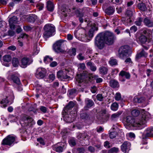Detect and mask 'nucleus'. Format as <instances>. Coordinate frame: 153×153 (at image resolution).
<instances>
[{
    "mask_svg": "<svg viewBox=\"0 0 153 153\" xmlns=\"http://www.w3.org/2000/svg\"><path fill=\"white\" fill-rule=\"evenodd\" d=\"M99 73L101 75L106 74L108 72V68L107 67L102 66H101L99 69Z\"/></svg>",
    "mask_w": 153,
    "mask_h": 153,
    "instance_id": "nucleus-18",
    "label": "nucleus"
},
{
    "mask_svg": "<svg viewBox=\"0 0 153 153\" xmlns=\"http://www.w3.org/2000/svg\"><path fill=\"white\" fill-rule=\"evenodd\" d=\"M33 120L29 117H24L22 118L21 123L24 124V126L30 127L32 125Z\"/></svg>",
    "mask_w": 153,
    "mask_h": 153,
    "instance_id": "nucleus-7",
    "label": "nucleus"
},
{
    "mask_svg": "<svg viewBox=\"0 0 153 153\" xmlns=\"http://www.w3.org/2000/svg\"><path fill=\"white\" fill-rule=\"evenodd\" d=\"M33 51L35 54H37L39 51V48L37 47L36 44H34L33 45Z\"/></svg>",
    "mask_w": 153,
    "mask_h": 153,
    "instance_id": "nucleus-47",
    "label": "nucleus"
},
{
    "mask_svg": "<svg viewBox=\"0 0 153 153\" xmlns=\"http://www.w3.org/2000/svg\"><path fill=\"white\" fill-rule=\"evenodd\" d=\"M11 79L16 85H19L21 82L19 78L14 74H13L11 75Z\"/></svg>",
    "mask_w": 153,
    "mask_h": 153,
    "instance_id": "nucleus-30",
    "label": "nucleus"
},
{
    "mask_svg": "<svg viewBox=\"0 0 153 153\" xmlns=\"http://www.w3.org/2000/svg\"><path fill=\"white\" fill-rule=\"evenodd\" d=\"M57 76L58 78L61 80L68 79L69 77V76L62 71H58L57 73Z\"/></svg>",
    "mask_w": 153,
    "mask_h": 153,
    "instance_id": "nucleus-16",
    "label": "nucleus"
},
{
    "mask_svg": "<svg viewBox=\"0 0 153 153\" xmlns=\"http://www.w3.org/2000/svg\"><path fill=\"white\" fill-rule=\"evenodd\" d=\"M146 137L153 136V128H148L145 133Z\"/></svg>",
    "mask_w": 153,
    "mask_h": 153,
    "instance_id": "nucleus-33",
    "label": "nucleus"
},
{
    "mask_svg": "<svg viewBox=\"0 0 153 153\" xmlns=\"http://www.w3.org/2000/svg\"><path fill=\"white\" fill-rule=\"evenodd\" d=\"M138 8L142 11H145L146 9V7L145 4L143 3H140L137 4Z\"/></svg>",
    "mask_w": 153,
    "mask_h": 153,
    "instance_id": "nucleus-35",
    "label": "nucleus"
},
{
    "mask_svg": "<svg viewBox=\"0 0 153 153\" xmlns=\"http://www.w3.org/2000/svg\"><path fill=\"white\" fill-rule=\"evenodd\" d=\"M110 143L108 141H105L104 144V146L106 148H109L110 147Z\"/></svg>",
    "mask_w": 153,
    "mask_h": 153,
    "instance_id": "nucleus-59",
    "label": "nucleus"
},
{
    "mask_svg": "<svg viewBox=\"0 0 153 153\" xmlns=\"http://www.w3.org/2000/svg\"><path fill=\"white\" fill-rule=\"evenodd\" d=\"M126 17H128V19L129 18V19H130V18L132 16V12L130 10H127L126 12Z\"/></svg>",
    "mask_w": 153,
    "mask_h": 153,
    "instance_id": "nucleus-51",
    "label": "nucleus"
},
{
    "mask_svg": "<svg viewBox=\"0 0 153 153\" xmlns=\"http://www.w3.org/2000/svg\"><path fill=\"white\" fill-rule=\"evenodd\" d=\"M85 102L86 104V107H85V109H87L86 108L91 107L94 104L93 101L91 100L86 98L85 100Z\"/></svg>",
    "mask_w": 153,
    "mask_h": 153,
    "instance_id": "nucleus-24",
    "label": "nucleus"
},
{
    "mask_svg": "<svg viewBox=\"0 0 153 153\" xmlns=\"http://www.w3.org/2000/svg\"><path fill=\"white\" fill-rule=\"evenodd\" d=\"M117 135V133L114 131H112L109 134L110 138L112 139L116 137Z\"/></svg>",
    "mask_w": 153,
    "mask_h": 153,
    "instance_id": "nucleus-54",
    "label": "nucleus"
},
{
    "mask_svg": "<svg viewBox=\"0 0 153 153\" xmlns=\"http://www.w3.org/2000/svg\"><path fill=\"white\" fill-rule=\"evenodd\" d=\"M85 149L83 148H78L76 151L77 153H84Z\"/></svg>",
    "mask_w": 153,
    "mask_h": 153,
    "instance_id": "nucleus-58",
    "label": "nucleus"
},
{
    "mask_svg": "<svg viewBox=\"0 0 153 153\" xmlns=\"http://www.w3.org/2000/svg\"><path fill=\"white\" fill-rule=\"evenodd\" d=\"M116 37L114 34L109 31H106L98 34L95 39V44L99 49H102L105 42L110 45L113 44Z\"/></svg>",
    "mask_w": 153,
    "mask_h": 153,
    "instance_id": "nucleus-1",
    "label": "nucleus"
},
{
    "mask_svg": "<svg viewBox=\"0 0 153 153\" xmlns=\"http://www.w3.org/2000/svg\"><path fill=\"white\" fill-rule=\"evenodd\" d=\"M118 151L117 148L113 147L108 150V153H117Z\"/></svg>",
    "mask_w": 153,
    "mask_h": 153,
    "instance_id": "nucleus-46",
    "label": "nucleus"
},
{
    "mask_svg": "<svg viewBox=\"0 0 153 153\" xmlns=\"http://www.w3.org/2000/svg\"><path fill=\"white\" fill-rule=\"evenodd\" d=\"M15 88L19 91H21L23 89L22 85H21V82H20V83L19 84V85H16Z\"/></svg>",
    "mask_w": 153,
    "mask_h": 153,
    "instance_id": "nucleus-52",
    "label": "nucleus"
},
{
    "mask_svg": "<svg viewBox=\"0 0 153 153\" xmlns=\"http://www.w3.org/2000/svg\"><path fill=\"white\" fill-rule=\"evenodd\" d=\"M64 41L61 40L57 41L53 45V48L56 52H60L62 51L61 46L62 45Z\"/></svg>",
    "mask_w": 153,
    "mask_h": 153,
    "instance_id": "nucleus-8",
    "label": "nucleus"
},
{
    "mask_svg": "<svg viewBox=\"0 0 153 153\" xmlns=\"http://www.w3.org/2000/svg\"><path fill=\"white\" fill-rule=\"evenodd\" d=\"M47 7L48 10L50 11H52L54 9V5L53 3L50 1L47 2Z\"/></svg>",
    "mask_w": 153,
    "mask_h": 153,
    "instance_id": "nucleus-31",
    "label": "nucleus"
},
{
    "mask_svg": "<svg viewBox=\"0 0 153 153\" xmlns=\"http://www.w3.org/2000/svg\"><path fill=\"white\" fill-rule=\"evenodd\" d=\"M96 27H92L89 30L88 32V36L90 38H91L94 36V32L95 30Z\"/></svg>",
    "mask_w": 153,
    "mask_h": 153,
    "instance_id": "nucleus-38",
    "label": "nucleus"
},
{
    "mask_svg": "<svg viewBox=\"0 0 153 153\" xmlns=\"http://www.w3.org/2000/svg\"><path fill=\"white\" fill-rule=\"evenodd\" d=\"M55 78V76L53 74H50L49 75V80H48L47 79L45 78L44 79L45 81L48 82H52Z\"/></svg>",
    "mask_w": 153,
    "mask_h": 153,
    "instance_id": "nucleus-36",
    "label": "nucleus"
},
{
    "mask_svg": "<svg viewBox=\"0 0 153 153\" xmlns=\"http://www.w3.org/2000/svg\"><path fill=\"white\" fill-rule=\"evenodd\" d=\"M110 86L113 88H117L119 86V84L117 81L112 79L109 82Z\"/></svg>",
    "mask_w": 153,
    "mask_h": 153,
    "instance_id": "nucleus-20",
    "label": "nucleus"
},
{
    "mask_svg": "<svg viewBox=\"0 0 153 153\" xmlns=\"http://www.w3.org/2000/svg\"><path fill=\"white\" fill-rule=\"evenodd\" d=\"M119 75L122 77L124 76L127 79H129L130 77V75L129 73L123 71H122L119 74Z\"/></svg>",
    "mask_w": 153,
    "mask_h": 153,
    "instance_id": "nucleus-29",
    "label": "nucleus"
},
{
    "mask_svg": "<svg viewBox=\"0 0 153 153\" xmlns=\"http://www.w3.org/2000/svg\"><path fill=\"white\" fill-rule=\"evenodd\" d=\"M77 57L78 59L80 61L83 60L85 59V57L84 56L83 54L82 53H79L77 56Z\"/></svg>",
    "mask_w": 153,
    "mask_h": 153,
    "instance_id": "nucleus-48",
    "label": "nucleus"
},
{
    "mask_svg": "<svg viewBox=\"0 0 153 153\" xmlns=\"http://www.w3.org/2000/svg\"><path fill=\"white\" fill-rule=\"evenodd\" d=\"M109 63L111 65L113 66L117 64V62L115 59H111L109 61Z\"/></svg>",
    "mask_w": 153,
    "mask_h": 153,
    "instance_id": "nucleus-50",
    "label": "nucleus"
},
{
    "mask_svg": "<svg viewBox=\"0 0 153 153\" xmlns=\"http://www.w3.org/2000/svg\"><path fill=\"white\" fill-rule=\"evenodd\" d=\"M37 141L39 142L42 145H45L44 142L42 138H38L37 139Z\"/></svg>",
    "mask_w": 153,
    "mask_h": 153,
    "instance_id": "nucleus-64",
    "label": "nucleus"
},
{
    "mask_svg": "<svg viewBox=\"0 0 153 153\" xmlns=\"http://www.w3.org/2000/svg\"><path fill=\"white\" fill-rule=\"evenodd\" d=\"M121 98V94L120 93H117L115 94V99L117 101L120 100Z\"/></svg>",
    "mask_w": 153,
    "mask_h": 153,
    "instance_id": "nucleus-53",
    "label": "nucleus"
},
{
    "mask_svg": "<svg viewBox=\"0 0 153 153\" xmlns=\"http://www.w3.org/2000/svg\"><path fill=\"white\" fill-rule=\"evenodd\" d=\"M12 58L11 56L9 55H6L3 56L4 62H3V64L7 67H8L9 65V64L8 63L11 61Z\"/></svg>",
    "mask_w": 153,
    "mask_h": 153,
    "instance_id": "nucleus-15",
    "label": "nucleus"
},
{
    "mask_svg": "<svg viewBox=\"0 0 153 153\" xmlns=\"http://www.w3.org/2000/svg\"><path fill=\"white\" fill-rule=\"evenodd\" d=\"M142 22V19L140 17L135 22V24L137 26H140L141 25Z\"/></svg>",
    "mask_w": 153,
    "mask_h": 153,
    "instance_id": "nucleus-49",
    "label": "nucleus"
},
{
    "mask_svg": "<svg viewBox=\"0 0 153 153\" xmlns=\"http://www.w3.org/2000/svg\"><path fill=\"white\" fill-rule=\"evenodd\" d=\"M57 63L56 62L53 61L50 63V65L51 67H54L57 66Z\"/></svg>",
    "mask_w": 153,
    "mask_h": 153,
    "instance_id": "nucleus-63",
    "label": "nucleus"
},
{
    "mask_svg": "<svg viewBox=\"0 0 153 153\" xmlns=\"http://www.w3.org/2000/svg\"><path fill=\"white\" fill-rule=\"evenodd\" d=\"M136 38L137 41L142 43H145L147 41V38L143 35H140V36H137Z\"/></svg>",
    "mask_w": 153,
    "mask_h": 153,
    "instance_id": "nucleus-21",
    "label": "nucleus"
},
{
    "mask_svg": "<svg viewBox=\"0 0 153 153\" xmlns=\"http://www.w3.org/2000/svg\"><path fill=\"white\" fill-rule=\"evenodd\" d=\"M74 105V103L72 101L70 102L64 108L63 111H68V110L71 109Z\"/></svg>",
    "mask_w": 153,
    "mask_h": 153,
    "instance_id": "nucleus-26",
    "label": "nucleus"
},
{
    "mask_svg": "<svg viewBox=\"0 0 153 153\" xmlns=\"http://www.w3.org/2000/svg\"><path fill=\"white\" fill-rule=\"evenodd\" d=\"M129 48L128 46H122L119 49L118 56L121 59L125 58L129 56L128 51Z\"/></svg>",
    "mask_w": 153,
    "mask_h": 153,
    "instance_id": "nucleus-4",
    "label": "nucleus"
},
{
    "mask_svg": "<svg viewBox=\"0 0 153 153\" xmlns=\"http://www.w3.org/2000/svg\"><path fill=\"white\" fill-rule=\"evenodd\" d=\"M47 108L44 106H41L40 107V110L44 113H45L47 111Z\"/></svg>",
    "mask_w": 153,
    "mask_h": 153,
    "instance_id": "nucleus-62",
    "label": "nucleus"
},
{
    "mask_svg": "<svg viewBox=\"0 0 153 153\" xmlns=\"http://www.w3.org/2000/svg\"><path fill=\"white\" fill-rule=\"evenodd\" d=\"M74 12L76 16L79 17V20L81 23H82L83 21V19L82 17L83 16V14L81 13L79 10L77 9H74Z\"/></svg>",
    "mask_w": 153,
    "mask_h": 153,
    "instance_id": "nucleus-17",
    "label": "nucleus"
},
{
    "mask_svg": "<svg viewBox=\"0 0 153 153\" xmlns=\"http://www.w3.org/2000/svg\"><path fill=\"white\" fill-rule=\"evenodd\" d=\"M15 139L16 137L14 136L10 135H8L3 140L1 144L2 145L12 146L13 144Z\"/></svg>",
    "mask_w": 153,
    "mask_h": 153,
    "instance_id": "nucleus-5",
    "label": "nucleus"
},
{
    "mask_svg": "<svg viewBox=\"0 0 153 153\" xmlns=\"http://www.w3.org/2000/svg\"><path fill=\"white\" fill-rule=\"evenodd\" d=\"M12 63L14 67H18L19 64V62L18 59L16 58H13L12 59Z\"/></svg>",
    "mask_w": 153,
    "mask_h": 153,
    "instance_id": "nucleus-34",
    "label": "nucleus"
},
{
    "mask_svg": "<svg viewBox=\"0 0 153 153\" xmlns=\"http://www.w3.org/2000/svg\"><path fill=\"white\" fill-rule=\"evenodd\" d=\"M122 113L121 111H119L111 115L110 119L111 120L114 121L117 119Z\"/></svg>",
    "mask_w": 153,
    "mask_h": 153,
    "instance_id": "nucleus-23",
    "label": "nucleus"
},
{
    "mask_svg": "<svg viewBox=\"0 0 153 153\" xmlns=\"http://www.w3.org/2000/svg\"><path fill=\"white\" fill-rule=\"evenodd\" d=\"M97 90L96 87L95 86H93L91 88V91L93 93H95L96 92Z\"/></svg>",
    "mask_w": 153,
    "mask_h": 153,
    "instance_id": "nucleus-61",
    "label": "nucleus"
},
{
    "mask_svg": "<svg viewBox=\"0 0 153 153\" xmlns=\"http://www.w3.org/2000/svg\"><path fill=\"white\" fill-rule=\"evenodd\" d=\"M14 99V96L13 94H12V96H7L6 97L4 98V99H3L2 100L0 101V103L1 104L5 103V104L3 105V107H5L6 106V105L5 104H7L8 105L11 104L13 102Z\"/></svg>",
    "mask_w": 153,
    "mask_h": 153,
    "instance_id": "nucleus-9",
    "label": "nucleus"
},
{
    "mask_svg": "<svg viewBox=\"0 0 153 153\" xmlns=\"http://www.w3.org/2000/svg\"><path fill=\"white\" fill-rule=\"evenodd\" d=\"M147 56V53L143 50H142L139 53L136 55V59L138 60L140 58L142 57H146Z\"/></svg>",
    "mask_w": 153,
    "mask_h": 153,
    "instance_id": "nucleus-28",
    "label": "nucleus"
},
{
    "mask_svg": "<svg viewBox=\"0 0 153 153\" xmlns=\"http://www.w3.org/2000/svg\"><path fill=\"white\" fill-rule=\"evenodd\" d=\"M9 24L10 27L11 29H14L15 28L14 24L18 22L17 18L16 16H13L9 19Z\"/></svg>",
    "mask_w": 153,
    "mask_h": 153,
    "instance_id": "nucleus-14",
    "label": "nucleus"
},
{
    "mask_svg": "<svg viewBox=\"0 0 153 153\" xmlns=\"http://www.w3.org/2000/svg\"><path fill=\"white\" fill-rule=\"evenodd\" d=\"M131 147L130 143L127 141H125L121 146V150L125 153H128Z\"/></svg>",
    "mask_w": 153,
    "mask_h": 153,
    "instance_id": "nucleus-13",
    "label": "nucleus"
},
{
    "mask_svg": "<svg viewBox=\"0 0 153 153\" xmlns=\"http://www.w3.org/2000/svg\"><path fill=\"white\" fill-rule=\"evenodd\" d=\"M118 105L117 103L114 102L111 105V108L113 111H117L118 109Z\"/></svg>",
    "mask_w": 153,
    "mask_h": 153,
    "instance_id": "nucleus-37",
    "label": "nucleus"
},
{
    "mask_svg": "<svg viewBox=\"0 0 153 153\" xmlns=\"http://www.w3.org/2000/svg\"><path fill=\"white\" fill-rule=\"evenodd\" d=\"M115 11V8L114 7L110 6L107 7L105 10V12L108 15H112Z\"/></svg>",
    "mask_w": 153,
    "mask_h": 153,
    "instance_id": "nucleus-22",
    "label": "nucleus"
},
{
    "mask_svg": "<svg viewBox=\"0 0 153 153\" xmlns=\"http://www.w3.org/2000/svg\"><path fill=\"white\" fill-rule=\"evenodd\" d=\"M46 73V71L45 69L40 68L37 69L36 76L38 78H42L45 76Z\"/></svg>",
    "mask_w": 153,
    "mask_h": 153,
    "instance_id": "nucleus-10",
    "label": "nucleus"
},
{
    "mask_svg": "<svg viewBox=\"0 0 153 153\" xmlns=\"http://www.w3.org/2000/svg\"><path fill=\"white\" fill-rule=\"evenodd\" d=\"M44 31L43 36L45 38H47L52 36L55 30L54 25L50 24L46 25L44 26Z\"/></svg>",
    "mask_w": 153,
    "mask_h": 153,
    "instance_id": "nucleus-3",
    "label": "nucleus"
},
{
    "mask_svg": "<svg viewBox=\"0 0 153 153\" xmlns=\"http://www.w3.org/2000/svg\"><path fill=\"white\" fill-rule=\"evenodd\" d=\"M84 32V30L82 29L77 28L74 32V34L76 37H79Z\"/></svg>",
    "mask_w": 153,
    "mask_h": 153,
    "instance_id": "nucleus-19",
    "label": "nucleus"
},
{
    "mask_svg": "<svg viewBox=\"0 0 153 153\" xmlns=\"http://www.w3.org/2000/svg\"><path fill=\"white\" fill-rule=\"evenodd\" d=\"M66 144L65 143H62L60 145V143L54 145L53 147V150L58 152H62L63 150L66 148Z\"/></svg>",
    "mask_w": 153,
    "mask_h": 153,
    "instance_id": "nucleus-12",
    "label": "nucleus"
},
{
    "mask_svg": "<svg viewBox=\"0 0 153 153\" xmlns=\"http://www.w3.org/2000/svg\"><path fill=\"white\" fill-rule=\"evenodd\" d=\"M27 18L28 19V22H33L37 20L38 19L37 16L35 15H30Z\"/></svg>",
    "mask_w": 153,
    "mask_h": 153,
    "instance_id": "nucleus-32",
    "label": "nucleus"
},
{
    "mask_svg": "<svg viewBox=\"0 0 153 153\" xmlns=\"http://www.w3.org/2000/svg\"><path fill=\"white\" fill-rule=\"evenodd\" d=\"M44 4H42L39 3L37 4L36 6L39 10H41L44 7Z\"/></svg>",
    "mask_w": 153,
    "mask_h": 153,
    "instance_id": "nucleus-60",
    "label": "nucleus"
},
{
    "mask_svg": "<svg viewBox=\"0 0 153 153\" xmlns=\"http://www.w3.org/2000/svg\"><path fill=\"white\" fill-rule=\"evenodd\" d=\"M130 30L131 32H135L137 31V28L135 25H133L131 27Z\"/></svg>",
    "mask_w": 153,
    "mask_h": 153,
    "instance_id": "nucleus-56",
    "label": "nucleus"
},
{
    "mask_svg": "<svg viewBox=\"0 0 153 153\" xmlns=\"http://www.w3.org/2000/svg\"><path fill=\"white\" fill-rule=\"evenodd\" d=\"M69 144L72 146H74L76 145V142L74 138L71 139L69 141Z\"/></svg>",
    "mask_w": 153,
    "mask_h": 153,
    "instance_id": "nucleus-57",
    "label": "nucleus"
},
{
    "mask_svg": "<svg viewBox=\"0 0 153 153\" xmlns=\"http://www.w3.org/2000/svg\"><path fill=\"white\" fill-rule=\"evenodd\" d=\"M87 64L88 65L90 66V69L92 71H94L96 70L97 69L96 67L94 66V65L91 62H87Z\"/></svg>",
    "mask_w": 153,
    "mask_h": 153,
    "instance_id": "nucleus-39",
    "label": "nucleus"
},
{
    "mask_svg": "<svg viewBox=\"0 0 153 153\" xmlns=\"http://www.w3.org/2000/svg\"><path fill=\"white\" fill-rule=\"evenodd\" d=\"M53 59L51 57H49V56H45L44 59V62L46 64L48 63L49 62L52 61Z\"/></svg>",
    "mask_w": 153,
    "mask_h": 153,
    "instance_id": "nucleus-40",
    "label": "nucleus"
},
{
    "mask_svg": "<svg viewBox=\"0 0 153 153\" xmlns=\"http://www.w3.org/2000/svg\"><path fill=\"white\" fill-rule=\"evenodd\" d=\"M68 111H63L62 113L63 120L67 123L72 122L74 119L71 114H68Z\"/></svg>",
    "mask_w": 153,
    "mask_h": 153,
    "instance_id": "nucleus-6",
    "label": "nucleus"
},
{
    "mask_svg": "<svg viewBox=\"0 0 153 153\" xmlns=\"http://www.w3.org/2000/svg\"><path fill=\"white\" fill-rule=\"evenodd\" d=\"M37 110L36 105L35 104L31 105L28 109L29 111H33L34 113H36Z\"/></svg>",
    "mask_w": 153,
    "mask_h": 153,
    "instance_id": "nucleus-41",
    "label": "nucleus"
},
{
    "mask_svg": "<svg viewBox=\"0 0 153 153\" xmlns=\"http://www.w3.org/2000/svg\"><path fill=\"white\" fill-rule=\"evenodd\" d=\"M143 22L145 25L148 27H153V22L147 18L144 19Z\"/></svg>",
    "mask_w": 153,
    "mask_h": 153,
    "instance_id": "nucleus-27",
    "label": "nucleus"
},
{
    "mask_svg": "<svg viewBox=\"0 0 153 153\" xmlns=\"http://www.w3.org/2000/svg\"><path fill=\"white\" fill-rule=\"evenodd\" d=\"M68 53L70 56H75L76 54V50L75 48H72L68 51Z\"/></svg>",
    "mask_w": 153,
    "mask_h": 153,
    "instance_id": "nucleus-44",
    "label": "nucleus"
},
{
    "mask_svg": "<svg viewBox=\"0 0 153 153\" xmlns=\"http://www.w3.org/2000/svg\"><path fill=\"white\" fill-rule=\"evenodd\" d=\"M140 114L139 111L137 109L133 110L131 112V115L134 117H137Z\"/></svg>",
    "mask_w": 153,
    "mask_h": 153,
    "instance_id": "nucleus-43",
    "label": "nucleus"
},
{
    "mask_svg": "<svg viewBox=\"0 0 153 153\" xmlns=\"http://www.w3.org/2000/svg\"><path fill=\"white\" fill-rule=\"evenodd\" d=\"M126 122L127 124L130 127H139L140 126L145 124L146 123V120L143 118L138 122H135L134 119L131 116H127L126 118Z\"/></svg>",
    "mask_w": 153,
    "mask_h": 153,
    "instance_id": "nucleus-2",
    "label": "nucleus"
},
{
    "mask_svg": "<svg viewBox=\"0 0 153 153\" xmlns=\"http://www.w3.org/2000/svg\"><path fill=\"white\" fill-rule=\"evenodd\" d=\"M83 76L82 75L77 76L76 79V81L79 83H81L82 82H84L85 80L83 79Z\"/></svg>",
    "mask_w": 153,
    "mask_h": 153,
    "instance_id": "nucleus-42",
    "label": "nucleus"
},
{
    "mask_svg": "<svg viewBox=\"0 0 153 153\" xmlns=\"http://www.w3.org/2000/svg\"><path fill=\"white\" fill-rule=\"evenodd\" d=\"M97 99L100 101H102L103 100V97L101 94H98L97 96Z\"/></svg>",
    "mask_w": 153,
    "mask_h": 153,
    "instance_id": "nucleus-55",
    "label": "nucleus"
},
{
    "mask_svg": "<svg viewBox=\"0 0 153 153\" xmlns=\"http://www.w3.org/2000/svg\"><path fill=\"white\" fill-rule=\"evenodd\" d=\"M88 136L85 133H80L77 136V137L79 139L84 140Z\"/></svg>",
    "mask_w": 153,
    "mask_h": 153,
    "instance_id": "nucleus-45",
    "label": "nucleus"
},
{
    "mask_svg": "<svg viewBox=\"0 0 153 153\" xmlns=\"http://www.w3.org/2000/svg\"><path fill=\"white\" fill-rule=\"evenodd\" d=\"M32 62V61L31 60H30L27 57H24L21 60L20 66L22 68H25L28 65L30 64Z\"/></svg>",
    "mask_w": 153,
    "mask_h": 153,
    "instance_id": "nucleus-11",
    "label": "nucleus"
},
{
    "mask_svg": "<svg viewBox=\"0 0 153 153\" xmlns=\"http://www.w3.org/2000/svg\"><path fill=\"white\" fill-rule=\"evenodd\" d=\"M146 100V98L144 97L138 98L137 97H134L133 99V102L134 103L137 102L141 103L144 102Z\"/></svg>",
    "mask_w": 153,
    "mask_h": 153,
    "instance_id": "nucleus-25",
    "label": "nucleus"
}]
</instances>
